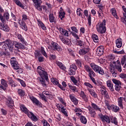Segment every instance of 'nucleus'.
<instances>
[{
    "instance_id": "nucleus-1",
    "label": "nucleus",
    "mask_w": 126,
    "mask_h": 126,
    "mask_svg": "<svg viewBox=\"0 0 126 126\" xmlns=\"http://www.w3.org/2000/svg\"><path fill=\"white\" fill-rule=\"evenodd\" d=\"M39 75L41 77V78H39L40 83L41 84V85H42L43 87L47 88V87H48L47 82H49V77L48 76V73L46 72V71L43 70L42 73H40L39 74Z\"/></svg>"
},
{
    "instance_id": "nucleus-2",
    "label": "nucleus",
    "mask_w": 126,
    "mask_h": 126,
    "mask_svg": "<svg viewBox=\"0 0 126 126\" xmlns=\"http://www.w3.org/2000/svg\"><path fill=\"white\" fill-rule=\"evenodd\" d=\"M21 110L25 112V114H27L29 118L31 119L33 122H37L38 119L32 112H29L28 109L25 107L24 105H21L20 106Z\"/></svg>"
},
{
    "instance_id": "nucleus-3",
    "label": "nucleus",
    "mask_w": 126,
    "mask_h": 126,
    "mask_svg": "<svg viewBox=\"0 0 126 126\" xmlns=\"http://www.w3.org/2000/svg\"><path fill=\"white\" fill-rule=\"evenodd\" d=\"M96 30L98 33L104 34L106 32V20H103L100 24H98L96 26Z\"/></svg>"
},
{
    "instance_id": "nucleus-4",
    "label": "nucleus",
    "mask_w": 126,
    "mask_h": 126,
    "mask_svg": "<svg viewBox=\"0 0 126 126\" xmlns=\"http://www.w3.org/2000/svg\"><path fill=\"white\" fill-rule=\"evenodd\" d=\"M76 69H77V66L75 64L70 65V68L68 70L69 75H75V71Z\"/></svg>"
},
{
    "instance_id": "nucleus-5",
    "label": "nucleus",
    "mask_w": 126,
    "mask_h": 126,
    "mask_svg": "<svg viewBox=\"0 0 126 126\" xmlns=\"http://www.w3.org/2000/svg\"><path fill=\"white\" fill-rule=\"evenodd\" d=\"M33 2L34 3V6L39 10V11H42V6H41V2L38 0H32Z\"/></svg>"
},
{
    "instance_id": "nucleus-6",
    "label": "nucleus",
    "mask_w": 126,
    "mask_h": 126,
    "mask_svg": "<svg viewBox=\"0 0 126 126\" xmlns=\"http://www.w3.org/2000/svg\"><path fill=\"white\" fill-rule=\"evenodd\" d=\"M98 116L102 122H106L107 124H110V123H111L109 116L103 115L102 114H99Z\"/></svg>"
},
{
    "instance_id": "nucleus-7",
    "label": "nucleus",
    "mask_w": 126,
    "mask_h": 126,
    "mask_svg": "<svg viewBox=\"0 0 126 126\" xmlns=\"http://www.w3.org/2000/svg\"><path fill=\"white\" fill-rule=\"evenodd\" d=\"M51 44L53 48L54 49V51H58V52H62L63 51L62 47L60 46L58 43L52 42Z\"/></svg>"
},
{
    "instance_id": "nucleus-8",
    "label": "nucleus",
    "mask_w": 126,
    "mask_h": 126,
    "mask_svg": "<svg viewBox=\"0 0 126 126\" xmlns=\"http://www.w3.org/2000/svg\"><path fill=\"white\" fill-rule=\"evenodd\" d=\"M96 54L99 57L102 56L104 54V46L98 47L96 50Z\"/></svg>"
},
{
    "instance_id": "nucleus-9",
    "label": "nucleus",
    "mask_w": 126,
    "mask_h": 126,
    "mask_svg": "<svg viewBox=\"0 0 126 126\" xmlns=\"http://www.w3.org/2000/svg\"><path fill=\"white\" fill-rule=\"evenodd\" d=\"M90 49L89 47H84L79 51V54L82 56L86 55L90 51Z\"/></svg>"
},
{
    "instance_id": "nucleus-10",
    "label": "nucleus",
    "mask_w": 126,
    "mask_h": 126,
    "mask_svg": "<svg viewBox=\"0 0 126 126\" xmlns=\"http://www.w3.org/2000/svg\"><path fill=\"white\" fill-rule=\"evenodd\" d=\"M0 29L5 32H9V27L6 24L0 23Z\"/></svg>"
},
{
    "instance_id": "nucleus-11",
    "label": "nucleus",
    "mask_w": 126,
    "mask_h": 126,
    "mask_svg": "<svg viewBox=\"0 0 126 126\" xmlns=\"http://www.w3.org/2000/svg\"><path fill=\"white\" fill-rule=\"evenodd\" d=\"M6 105L9 108H12L14 106L13 100L11 97H8L6 101Z\"/></svg>"
},
{
    "instance_id": "nucleus-12",
    "label": "nucleus",
    "mask_w": 126,
    "mask_h": 126,
    "mask_svg": "<svg viewBox=\"0 0 126 126\" xmlns=\"http://www.w3.org/2000/svg\"><path fill=\"white\" fill-rule=\"evenodd\" d=\"M14 45L15 44V48H17V49H20V50H24V49H25V46L20 42L14 41Z\"/></svg>"
},
{
    "instance_id": "nucleus-13",
    "label": "nucleus",
    "mask_w": 126,
    "mask_h": 126,
    "mask_svg": "<svg viewBox=\"0 0 126 126\" xmlns=\"http://www.w3.org/2000/svg\"><path fill=\"white\" fill-rule=\"evenodd\" d=\"M19 24L20 25L21 28L25 31H27V30H28V28H27V26H26V23H25L23 20L21 21V22L20 21Z\"/></svg>"
},
{
    "instance_id": "nucleus-14",
    "label": "nucleus",
    "mask_w": 126,
    "mask_h": 126,
    "mask_svg": "<svg viewBox=\"0 0 126 126\" xmlns=\"http://www.w3.org/2000/svg\"><path fill=\"white\" fill-rule=\"evenodd\" d=\"M58 30H59L62 35H63V36H66V37H68V31L64 30L62 28H59Z\"/></svg>"
},
{
    "instance_id": "nucleus-15",
    "label": "nucleus",
    "mask_w": 126,
    "mask_h": 126,
    "mask_svg": "<svg viewBox=\"0 0 126 126\" xmlns=\"http://www.w3.org/2000/svg\"><path fill=\"white\" fill-rule=\"evenodd\" d=\"M106 84L111 92H114V91H115V89H114V85H113V83H112L111 81H107Z\"/></svg>"
},
{
    "instance_id": "nucleus-16",
    "label": "nucleus",
    "mask_w": 126,
    "mask_h": 126,
    "mask_svg": "<svg viewBox=\"0 0 126 126\" xmlns=\"http://www.w3.org/2000/svg\"><path fill=\"white\" fill-rule=\"evenodd\" d=\"M88 109L89 110L91 117L94 118L95 116H96V112H95V110H94L91 106L88 107Z\"/></svg>"
},
{
    "instance_id": "nucleus-17",
    "label": "nucleus",
    "mask_w": 126,
    "mask_h": 126,
    "mask_svg": "<svg viewBox=\"0 0 126 126\" xmlns=\"http://www.w3.org/2000/svg\"><path fill=\"white\" fill-rule=\"evenodd\" d=\"M69 98L72 102L74 103V105H77V104H78V100H77V99L74 97L73 94H70L69 95Z\"/></svg>"
},
{
    "instance_id": "nucleus-18",
    "label": "nucleus",
    "mask_w": 126,
    "mask_h": 126,
    "mask_svg": "<svg viewBox=\"0 0 126 126\" xmlns=\"http://www.w3.org/2000/svg\"><path fill=\"white\" fill-rule=\"evenodd\" d=\"M116 44L117 48H122V46H123V41H122V38H119L116 41Z\"/></svg>"
},
{
    "instance_id": "nucleus-19",
    "label": "nucleus",
    "mask_w": 126,
    "mask_h": 126,
    "mask_svg": "<svg viewBox=\"0 0 126 126\" xmlns=\"http://www.w3.org/2000/svg\"><path fill=\"white\" fill-rule=\"evenodd\" d=\"M49 21L51 23H56V18L54 16V14L50 13L49 15Z\"/></svg>"
},
{
    "instance_id": "nucleus-20",
    "label": "nucleus",
    "mask_w": 126,
    "mask_h": 126,
    "mask_svg": "<svg viewBox=\"0 0 126 126\" xmlns=\"http://www.w3.org/2000/svg\"><path fill=\"white\" fill-rule=\"evenodd\" d=\"M11 64L14 67V69H18L19 68V66L17 65V62L14 60L11 61Z\"/></svg>"
},
{
    "instance_id": "nucleus-21",
    "label": "nucleus",
    "mask_w": 126,
    "mask_h": 126,
    "mask_svg": "<svg viewBox=\"0 0 126 126\" xmlns=\"http://www.w3.org/2000/svg\"><path fill=\"white\" fill-rule=\"evenodd\" d=\"M56 63L57 65L59 66L60 68H61V69H62L63 70H65V69H66V67H65V66L63 65V63L60 62H57Z\"/></svg>"
},
{
    "instance_id": "nucleus-22",
    "label": "nucleus",
    "mask_w": 126,
    "mask_h": 126,
    "mask_svg": "<svg viewBox=\"0 0 126 126\" xmlns=\"http://www.w3.org/2000/svg\"><path fill=\"white\" fill-rule=\"evenodd\" d=\"M110 110H112V111L116 113L120 111V108L116 105H113L110 106Z\"/></svg>"
},
{
    "instance_id": "nucleus-23",
    "label": "nucleus",
    "mask_w": 126,
    "mask_h": 126,
    "mask_svg": "<svg viewBox=\"0 0 126 126\" xmlns=\"http://www.w3.org/2000/svg\"><path fill=\"white\" fill-rule=\"evenodd\" d=\"M3 42H4L6 45H7L8 47L11 46V45H14V41H12L10 39H6Z\"/></svg>"
},
{
    "instance_id": "nucleus-24",
    "label": "nucleus",
    "mask_w": 126,
    "mask_h": 126,
    "mask_svg": "<svg viewBox=\"0 0 126 126\" xmlns=\"http://www.w3.org/2000/svg\"><path fill=\"white\" fill-rule=\"evenodd\" d=\"M30 98L31 99V100H32V102H33V103H34L36 105H39V100H38V99H37V98H35L33 96H30Z\"/></svg>"
},
{
    "instance_id": "nucleus-25",
    "label": "nucleus",
    "mask_w": 126,
    "mask_h": 126,
    "mask_svg": "<svg viewBox=\"0 0 126 126\" xmlns=\"http://www.w3.org/2000/svg\"><path fill=\"white\" fill-rule=\"evenodd\" d=\"M111 13H112V15L116 18V19H119V17H118V15H117V12L116 11V9L112 8L111 10Z\"/></svg>"
},
{
    "instance_id": "nucleus-26",
    "label": "nucleus",
    "mask_w": 126,
    "mask_h": 126,
    "mask_svg": "<svg viewBox=\"0 0 126 126\" xmlns=\"http://www.w3.org/2000/svg\"><path fill=\"white\" fill-rule=\"evenodd\" d=\"M80 96L81 97H82V99L85 101V102H87L88 101V99H87V97H86V95H85L84 92H81Z\"/></svg>"
},
{
    "instance_id": "nucleus-27",
    "label": "nucleus",
    "mask_w": 126,
    "mask_h": 126,
    "mask_svg": "<svg viewBox=\"0 0 126 126\" xmlns=\"http://www.w3.org/2000/svg\"><path fill=\"white\" fill-rule=\"evenodd\" d=\"M80 121L82 124H84V125H86L87 124V119H86V118L84 116H81Z\"/></svg>"
},
{
    "instance_id": "nucleus-28",
    "label": "nucleus",
    "mask_w": 126,
    "mask_h": 126,
    "mask_svg": "<svg viewBox=\"0 0 126 126\" xmlns=\"http://www.w3.org/2000/svg\"><path fill=\"white\" fill-rule=\"evenodd\" d=\"M110 72H111L113 77H117V72L113 69V65H110Z\"/></svg>"
},
{
    "instance_id": "nucleus-29",
    "label": "nucleus",
    "mask_w": 126,
    "mask_h": 126,
    "mask_svg": "<svg viewBox=\"0 0 126 126\" xmlns=\"http://www.w3.org/2000/svg\"><path fill=\"white\" fill-rule=\"evenodd\" d=\"M17 38L18 39H19V40H20V42L23 43V44H26V43L25 42V41H24V38H23V36H22L21 34H18Z\"/></svg>"
},
{
    "instance_id": "nucleus-30",
    "label": "nucleus",
    "mask_w": 126,
    "mask_h": 126,
    "mask_svg": "<svg viewBox=\"0 0 126 126\" xmlns=\"http://www.w3.org/2000/svg\"><path fill=\"white\" fill-rule=\"evenodd\" d=\"M123 101H124V97H119L118 98V105L123 109Z\"/></svg>"
},
{
    "instance_id": "nucleus-31",
    "label": "nucleus",
    "mask_w": 126,
    "mask_h": 126,
    "mask_svg": "<svg viewBox=\"0 0 126 126\" xmlns=\"http://www.w3.org/2000/svg\"><path fill=\"white\" fill-rule=\"evenodd\" d=\"M91 67L94 70V71L96 72L97 70L99 69L100 66H98V65H96L95 64H91Z\"/></svg>"
},
{
    "instance_id": "nucleus-32",
    "label": "nucleus",
    "mask_w": 126,
    "mask_h": 126,
    "mask_svg": "<svg viewBox=\"0 0 126 126\" xmlns=\"http://www.w3.org/2000/svg\"><path fill=\"white\" fill-rule=\"evenodd\" d=\"M95 72H97V73H99V74H101V75H103L105 73L104 70H103L101 67H98V70H97Z\"/></svg>"
},
{
    "instance_id": "nucleus-33",
    "label": "nucleus",
    "mask_w": 126,
    "mask_h": 126,
    "mask_svg": "<svg viewBox=\"0 0 126 126\" xmlns=\"http://www.w3.org/2000/svg\"><path fill=\"white\" fill-rule=\"evenodd\" d=\"M38 26L39 27H41L43 30H47V28L45 26V25L42 22H38Z\"/></svg>"
},
{
    "instance_id": "nucleus-34",
    "label": "nucleus",
    "mask_w": 126,
    "mask_h": 126,
    "mask_svg": "<svg viewBox=\"0 0 126 126\" xmlns=\"http://www.w3.org/2000/svg\"><path fill=\"white\" fill-rule=\"evenodd\" d=\"M92 107H93V109L95 110V111H99L101 112V108L98 107V105H96L95 104L92 103Z\"/></svg>"
},
{
    "instance_id": "nucleus-35",
    "label": "nucleus",
    "mask_w": 126,
    "mask_h": 126,
    "mask_svg": "<svg viewBox=\"0 0 126 126\" xmlns=\"http://www.w3.org/2000/svg\"><path fill=\"white\" fill-rule=\"evenodd\" d=\"M112 82L114 84H115V86H117V85H122V83H121V81L119 80H118L116 79H112Z\"/></svg>"
},
{
    "instance_id": "nucleus-36",
    "label": "nucleus",
    "mask_w": 126,
    "mask_h": 126,
    "mask_svg": "<svg viewBox=\"0 0 126 126\" xmlns=\"http://www.w3.org/2000/svg\"><path fill=\"white\" fill-rule=\"evenodd\" d=\"M92 39L94 40V42L95 43H98L99 42V39H98V35L96 34H93L92 35Z\"/></svg>"
},
{
    "instance_id": "nucleus-37",
    "label": "nucleus",
    "mask_w": 126,
    "mask_h": 126,
    "mask_svg": "<svg viewBox=\"0 0 126 126\" xmlns=\"http://www.w3.org/2000/svg\"><path fill=\"white\" fill-rule=\"evenodd\" d=\"M89 91L91 95H92L93 97H94V98H97V94H96V93H95V92L93 90H89Z\"/></svg>"
},
{
    "instance_id": "nucleus-38",
    "label": "nucleus",
    "mask_w": 126,
    "mask_h": 126,
    "mask_svg": "<svg viewBox=\"0 0 126 126\" xmlns=\"http://www.w3.org/2000/svg\"><path fill=\"white\" fill-rule=\"evenodd\" d=\"M95 75H96V74H95V72L93 71V70L92 69L91 71L89 72V77H95Z\"/></svg>"
},
{
    "instance_id": "nucleus-39",
    "label": "nucleus",
    "mask_w": 126,
    "mask_h": 126,
    "mask_svg": "<svg viewBox=\"0 0 126 126\" xmlns=\"http://www.w3.org/2000/svg\"><path fill=\"white\" fill-rule=\"evenodd\" d=\"M18 93L20 96H21L22 97H23V96L25 95V93L24 92V91L21 89H19L18 91Z\"/></svg>"
},
{
    "instance_id": "nucleus-40",
    "label": "nucleus",
    "mask_w": 126,
    "mask_h": 126,
    "mask_svg": "<svg viewBox=\"0 0 126 126\" xmlns=\"http://www.w3.org/2000/svg\"><path fill=\"white\" fill-rule=\"evenodd\" d=\"M41 54L44 56L46 58H48V55H47V53H46V51H45V49H44V47H41Z\"/></svg>"
},
{
    "instance_id": "nucleus-41",
    "label": "nucleus",
    "mask_w": 126,
    "mask_h": 126,
    "mask_svg": "<svg viewBox=\"0 0 126 126\" xmlns=\"http://www.w3.org/2000/svg\"><path fill=\"white\" fill-rule=\"evenodd\" d=\"M121 63L123 65H124V64H125L124 65V67L126 68V57H123L122 58V60H121Z\"/></svg>"
},
{
    "instance_id": "nucleus-42",
    "label": "nucleus",
    "mask_w": 126,
    "mask_h": 126,
    "mask_svg": "<svg viewBox=\"0 0 126 126\" xmlns=\"http://www.w3.org/2000/svg\"><path fill=\"white\" fill-rule=\"evenodd\" d=\"M1 47H2V49H3V50H5V51H6L7 49H8V46L7 45H6L5 43H4V42L1 43Z\"/></svg>"
},
{
    "instance_id": "nucleus-43",
    "label": "nucleus",
    "mask_w": 126,
    "mask_h": 126,
    "mask_svg": "<svg viewBox=\"0 0 126 126\" xmlns=\"http://www.w3.org/2000/svg\"><path fill=\"white\" fill-rule=\"evenodd\" d=\"M14 2L17 4L19 6H20V7H23V4L21 3V2L19 1V0H13Z\"/></svg>"
},
{
    "instance_id": "nucleus-44",
    "label": "nucleus",
    "mask_w": 126,
    "mask_h": 126,
    "mask_svg": "<svg viewBox=\"0 0 126 126\" xmlns=\"http://www.w3.org/2000/svg\"><path fill=\"white\" fill-rule=\"evenodd\" d=\"M51 81L52 83H53V84H55V85L58 86L59 84H60L57 79L51 78Z\"/></svg>"
},
{
    "instance_id": "nucleus-45",
    "label": "nucleus",
    "mask_w": 126,
    "mask_h": 126,
    "mask_svg": "<svg viewBox=\"0 0 126 126\" xmlns=\"http://www.w3.org/2000/svg\"><path fill=\"white\" fill-rule=\"evenodd\" d=\"M17 79L18 81H19V82L21 83L22 86H23V87H25L26 86V84H25V82L23 80L19 78H18Z\"/></svg>"
},
{
    "instance_id": "nucleus-46",
    "label": "nucleus",
    "mask_w": 126,
    "mask_h": 126,
    "mask_svg": "<svg viewBox=\"0 0 126 126\" xmlns=\"http://www.w3.org/2000/svg\"><path fill=\"white\" fill-rule=\"evenodd\" d=\"M45 69L43 68L42 67L38 66L37 68V70L38 71V74L42 72Z\"/></svg>"
},
{
    "instance_id": "nucleus-47",
    "label": "nucleus",
    "mask_w": 126,
    "mask_h": 126,
    "mask_svg": "<svg viewBox=\"0 0 126 126\" xmlns=\"http://www.w3.org/2000/svg\"><path fill=\"white\" fill-rule=\"evenodd\" d=\"M59 17L61 18V20H63V18H64V15H65V13L64 12H60Z\"/></svg>"
},
{
    "instance_id": "nucleus-48",
    "label": "nucleus",
    "mask_w": 126,
    "mask_h": 126,
    "mask_svg": "<svg viewBox=\"0 0 126 126\" xmlns=\"http://www.w3.org/2000/svg\"><path fill=\"white\" fill-rule=\"evenodd\" d=\"M116 69L119 71V72H122V66L121 65H115V66Z\"/></svg>"
},
{
    "instance_id": "nucleus-49",
    "label": "nucleus",
    "mask_w": 126,
    "mask_h": 126,
    "mask_svg": "<svg viewBox=\"0 0 126 126\" xmlns=\"http://www.w3.org/2000/svg\"><path fill=\"white\" fill-rule=\"evenodd\" d=\"M84 68L87 72H89L90 71L92 70L90 66H88V65H85Z\"/></svg>"
},
{
    "instance_id": "nucleus-50",
    "label": "nucleus",
    "mask_w": 126,
    "mask_h": 126,
    "mask_svg": "<svg viewBox=\"0 0 126 126\" xmlns=\"http://www.w3.org/2000/svg\"><path fill=\"white\" fill-rule=\"evenodd\" d=\"M1 83L3 86H4V87H7V83H6V81L3 79H2L1 80Z\"/></svg>"
},
{
    "instance_id": "nucleus-51",
    "label": "nucleus",
    "mask_w": 126,
    "mask_h": 126,
    "mask_svg": "<svg viewBox=\"0 0 126 126\" xmlns=\"http://www.w3.org/2000/svg\"><path fill=\"white\" fill-rule=\"evenodd\" d=\"M122 88V85H118L117 86H115V90L116 91H117L119 92L121 90V89Z\"/></svg>"
},
{
    "instance_id": "nucleus-52",
    "label": "nucleus",
    "mask_w": 126,
    "mask_h": 126,
    "mask_svg": "<svg viewBox=\"0 0 126 126\" xmlns=\"http://www.w3.org/2000/svg\"><path fill=\"white\" fill-rule=\"evenodd\" d=\"M76 63L79 67H81V65H82V63H81V61L79 60H75Z\"/></svg>"
},
{
    "instance_id": "nucleus-53",
    "label": "nucleus",
    "mask_w": 126,
    "mask_h": 126,
    "mask_svg": "<svg viewBox=\"0 0 126 126\" xmlns=\"http://www.w3.org/2000/svg\"><path fill=\"white\" fill-rule=\"evenodd\" d=\"M77 43L78 46L80 47H83L84 46V43H83V41L81 40H77Z\"/></svg>"
},
{
    "instance_id": "nucleus-54",
    "label": "nucleus",
    "mask_w": 126,
    "mask_h": 126,
    "mask_svg": "<svg viewBox=\"0 0 126 126\" xmlns=\"http://www.w3.org/2000/svg\"><path fill=\"white\" fill-rule=\"evenodd\" d=\"M70 79L72 81V82L74 84H77V80H76V79H75V78L74 77V76H72L70 77Z\"/></svg>"
},
{
    "instance_id": "nucleus-55",
    "label": "nucleus",
    "mask_w": 126,
    "mask_h": 126,
    "mask_svg": "<svg viewBox=\"0 0 126 126\" xmlns=\"http://www.w3.org/2000/svg\"><path fill=\"white\" fill-rule=\"evenodd\" d=\"M69 31L70 32V33L72 34V35H73V36H74L75 37V38H76V39H79V36H78V35H77V34H76V33H75L73 32L70 31V30H69Z\"/></svg>"
},
{
    "instance_id": "nucleus-56",
    "label": "nucleus",
    "mask_w": 126,
    "mask_h": 126,
    "mask_svg": "<svg viewBox=\"0 0 126 126\" xmlns=\"http://www.w3.org/2000/svg\"><path fill=\"white\" fill-rule=\"evenodd\" d=\"M9 82L12 87H15V84H14V82L13 81V80H12V79L10 78V79L9 80Z\"/></svg>"
},
{
    "instance_id": "nucleus-57",
    "label": "nucleus",
    "mask_w": 126,
    "mask_h": 126,
    "mask_svg": "<svg viewBox=\"0 0 126 126\" xmlns=\"http://www.w3.org/2000/svg\"><path fill=\"white\" fill-rule=\"evenodd\" d=\"M92 81H93V82L95 85H99V82H96V81L95 80V78H93V77H92L90 78Z\"/></svg>"
},
{
    "instance_id": "nucleus-58",
    "label": "nucleus",
    "mask_w": 126,
    "mask_h": 126,
    "mask_svg": "<svg viewBox=\"0 0 126 126\" xmlns=\"http://www.w3.org/2000/svg\"><path fill=\"white\" fill-rule=\"evenodd\" d=\"M115 54H118V55H124L125 54V51L124 50H121L120 51H114Z\"/></svg>"
},
{
    "instance_id": "nucleus-59",
    "label": "nucleus",
    "mask_w": 126,
    "mask_h": 126,
    "mask_svg": "<svg viewBox=\"0 0 126 126\" xmlns=\"http://www.w3.org/2000/svg\"><path fill=\"white\" fill-rule=\"evenodd\" d=\"M100 92H101V95H102L103 96H104V95H105V94L108 93V92L107 91L106 89L104 90H100Z\"/></svg>"
},
{
    "instance_id": "nucleus-60",
    "label": "nucleus",
    "mask_w": 126,
    "mask_h": 126,
    "mask_svg": "<svg viewBox=\"0 0 126 126\" xmlns=\"http://www.w3.org/2000/svg\"><path fill=\"white\" fill-rule=\"evenodd\" d=\"M39 96H40L41 99L44 100V101H45V102H47V98H46V96H45L44 95V94H40Z\"/></svg>"
},
{
    "instance_id": "nucleus-61",
    "label": "nucleus",
    "mask_w": 126,
    "mask_h": 126,
    "mask_svg": "<svg viewBox=\"0 0 126 126\" xmlns=\"http://www.w3.org/2000/svg\"><path fill=\"white\" fill-rule=\"evenodd\" d=\"M71 29L72 31L75 32V33H78V30L75 27H71Z\"/></svg>"
},
{
    "instance_id": "nucleus-62",
    "label": "nucleus",
    "mask_w": 126,
    "mask_h": 126,
    "mask_svg": "<svg viewBox=\"0 0 126 126\" xmlns=\"http://www.w3.org/2000/svg\"><path fill=\"white\" fill-rule=\"evenodd\" d=\"M61 112L62 113H63V114H64V115L66 116V117H67V112H66V111H65V109H64V108H62L61 109Z\"/></svg>"
},
{
    "instance_id": "nucleus-63",
    "label": "nucleus",
    "mask_w": 126,
    "mask_h": 126,
    "mask_svg": "<svg viewBox=\"0 0 126 126\" xmlns=\"http://www.w3.org/2000/svg\"><path fill=\"white\" fill-rule=\"evenodd\" d=\"M69 88H70L71 90H72L73 92H75V91H76V87L69 86Z\"/></svg>"
},
{
    "instance_id": "nucleus-64",
    "label": "nucleus",
    "mask_w": 126,
    "mask_h": 126,
    "mask_svg": "<svg viewBox=\"0 0 126 126\" xmlns=\"http://www.w3.org/2000/svg\"><path fill=\"white\" fill-rule=\"evenodd\" d=\"M121 78H123V79H125L126 78V74L125 73H121L119 75Z\"/></svg>"
}]
</instances>
